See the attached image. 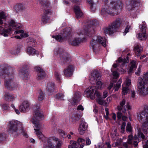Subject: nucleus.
I'll return each mask as SVG.
<instances>
[{
	"instance_id": "423d86ee",
	"label": "nucleus",
	"mask_w": 148,
	"mask_h": 148,
	"mask_svg": "<svg viewBox=\"0 0 148 148\" xmlns=\"http://www.w3.org/2000/svg\"><path fill=\"white\" fill-rule=\"evenodd\" d=\"M123 21L120 18H118L112 23L109 26L104 29L105 34H112L122 25Z\"/></svg>"
},
{
	"instance_id": "de8ad7c7",
	"label": "nucleus",
	"mask_w": 148,
	"mask_h": 148,
	"mask_svg": "<svg viewBox=\"0 0 148 148\" xmlns=\"http://www.w3.org/2000/svg\"><path fill=\"white\" fill-rule=\"evenodd\" d=\"M1 106L2 109L5 110H7L9 108V106L7 104L5 103H2L1 104Z\"/></svg>"
},
{
	"instance_id": "a211bd4d",
	"label": "nucleus",
	"mask_w": 148,
	"mask_h": 148,
	"mask_svg": "<svg viewBox=\"0 0 148 148\" xmlns=\"http://www.w3.org/2000/svg\"><path fill=\"white\" fill-rule=\"evenodd\" d=\"M35 71L38 72L37 79L38 80L43 79L45 77V72L40 67L36 66L34 68Z\"/></svg>"
},
{
	"instance_id": "393cba45",
	"label": "nucleus",
	"mask_w": 148,
	"mask_h": 148,
	"mask_svg": "<svg viewBox=\"0 0 148 148\" xmlns=\"http://www.w3.org/2000/svg\"><path fill=\"white\" fill-rule=\"evenodd\" d=\"M61 59L64 62H66L69 59V55L66 53L63 52L59 54Z\"/></svg>"
},
{
	"instance_id": "f704fd0d",
	"label": "nucleus",
	"mask_w": 148,
	"mask_h": 148,
	"mask_svg": "<svg viewBox=\"0 0 148 148\" xmlns=\"http://www.w3.org/2000/svg\"><path fill=\"white\" fill-rule=\"evenodd\" d=\"M62 144V140L60 139L56 138V148H61Z\"/></svg>"
},
{
	"instance_id": "4d7b16f0",
	"label": "nucleus",
	"mask_w": 148,
	"mask_h": 148,
	"mask_svg": "<svg viewBox=\"0 0 148 148\" xmlns=\"http://www.w3.org/2000/svg\"><path fill=\"white\" fill-rule=\"evenodd\" d=\"M104 145L103 143H100L95 145L96 148H102Z\"/></svg>"
},
{
	"instance_id": "58836bf2",
	"label": "nucleus",
	"mask_w": 148,
	"mask_h": 148,
	"mask_svg": "<svg viewBox=\"0 0 148 148\" xmlns=\"http://www.w3.org/2000/svg\"><path fill=\"white\" fill-rule=\"evenodd\" d=\"M6 16L5 14L3 12L0 13V24H2L3 23L2 19H5L6 18Z\"/></svg>"
},
{
	"instance_id": "1a4fd4ad",
	"label": "nucleus",
	"mask_w": 148,
	"mask_h": 148,
	"mask_svg": "<svg viewBox=\"0 0 148 148\" xmlns=\"http://www.w3.org/2000/svg\"><path fill=\"white\" fill-rule=\"evenodd\" d=\"M106 39L105 37L97 36L95 37L91 41L90 46L93 50H95L99 47L100 44L105 47L106 46Z\"/></svg>"
},
{
	"instance_id": "ddd939ff",
	"label": "nucleus",
	"mask_w": 148,
	"mask_h": 148,
	"mask_svg": "<svg viewBox=\"0 0 148 148\" xmlns=\"http://www.w3.org/2000/svg\"><path fill=\"white\" fill-rule=\"evenodd\" d=\"M13 31V29L8 27V29H5L0 26V34L5 37H8Z\"/></svg>"
},
{
	"instance_id": "a19ab883",
	"label": "nucleus",
	"mask_w": 148,
	"mask_h": 148,
	"mask_svg": "<svg viewBox=\"0 0 148 148\" xmlns=\"http://www.w3.org/2000/svg\"><path fill=\"white\" fill-rule=\"evenodd\" d=\"M122 87V94L124 95H126L129 90V88L127 86H124V84H123Z\"/></svg>"
},
{
	"instance_id": "bb28decb",
	"label": "nucleus",
	"mask_w": 148,
	"mask_h": 148,
	"mask_svg": "<svg viewBox=\"0 0 148 148\" xmlns=\"http://www.w3.org/2000/svg\"><path fill=\"white\" fill-rule=\"evenodd\" d=\"M81 95L78 93H76L74 96V98L73 99V102L72 104L75 105L76 103L80 100Z\"/></svg>"
},
{
	"instance_id": "69168bd1",
	"label": "nucleus",
	"mask_w": 148,
	"mask_h": 148,
	"mask_svg": "<svg viewBox=\"0 0 148 148\" xmlns=\"http://www.w3.org/2000/svg\"><path fill=\"white\" fill-rule=\"evenodd\" d=\"M94 4H91V5H90V9L91 11L92 12H94L96 10V7L95 6H94Z\"/></svg>"
},
{
	"instance_id": "603ef678",
	"label": "nucleus",
	"mask_w": 148,
	"mask_h": 148,
	"mask_svg": "<svg viewBox=\"0 0 148 148\" xmlns=\"http://www.w3.org/2000/svg\"><path fill=\"white\" fill-rule=\"evenodd\" d=\"M130 27L131 26L129 25H128L126 26L123 32V35H125L127 33L129 32V29Z\"/></svg>"
},
{
	"instance_id": "864d4df0",
	"label": "nucleus",
	"mask_w": 148,
	"mask_h": 148,
	"mask_svg": "<svg viewBox=\"0 0 148 148\" xmlns=\"http://www.w3.org/2000/svg\"><path fill=\"white\" fill-rule=\"evenodd\" d=\"M131 82L130 79H127L124 82L125 86H129L131 84Z\"/></svg>"
},
{
	"instance_id": "9d476101",
	"label": "nucleus",
	"mask_w": 148,
	"mask_h": 148,
	"mask_svg": "<svg viewBox=\"0 0 148 148\" xmlns=\"http://www.w3.org/2000/svg\"><path fill=\"white\" fill-rule=\"evenodd\" d=\"M143 80L141 78L138 79V90L141 95L145 96L148 94V82H143Z\"/></svg>"
},
{
	"instance_id": "49530a36",
	"label": "nucleus",
	"mask_w": 148,
	"mask_h": 148,
	"mask_svg": "<svg viewBox=\"0 0 148 148\" xmlns=\"http://www.w3.org/2000/svg\"><path fill=\"white\" fill-rule=\"evenodd\" d=\"M111 134L112 135V137H114L116 134V129L115 127H113L111 132Z\"/></svg>"
},
{
	"instance_id": "72a5a7b5",
	"label": "nucleus",
	"mask_w": 148,
	"mask_h": 148,
	"mask_svg": "<svg viewBox=\"0 0 148 148\" xmlns=\"http://www.w3.org/2000/svg\"><path fill=\"white\" fill-rule=\"evenodd\" d=\"M47 87L48 91L51 92L53 91L55 88V84L53 83H49L47 84Z\"/></svg>"
},
{
	"instance_id": "052dcab7",
	"label": "nucleus",
	"mask_w": 148,
	"mask_h": 148,
	"mask_svg": "<svg viewBox=\"0 0 148 148\" xmlns=\"http://www.w3.org/2000/svg\"><path fill=\"white\" fill-rule=\"evenodd\" d=\"M125 125L126 123L125 122H123L122 124L121 127V132L122 133H123L125 131Z\"/></svg>"
},
{
	"instance_id": "3c124183",
	"label": "nucleus",
	"mask_w": 148,
	"mask_h": 148,
	"mask_svg": "<svg viewBox=\"0 0 148 148\" xmlns=\"http://www.w3.org/2000/svg\"><path fill=\"white\" fill-rule=\"evenodd\" d=\"M17 8L19 11H21L24 10L25 8L22 4H19L17 5Z\"/></svg>"
},
{
	"instance_id": "20e7f679",
	"label": "nucleus",
	"mask_w": 148,
	"mask_h": 148,
	"mask_svg": "<svg viewBox=\"0 0 148 148\" xmlns=\"http://www.w3.org/2000/svg\"><path fill=\"white\" fill-rule=\"evenodd\" d=\"M122 3L120 1L112 2L109 7L105 6L101 10V14L104 16L107 14L116 13V12L118 13L121 10L122 7Z\"/></svg>"
},
{
	"instance_id": "c9c22d12",
	"label": "nucleus",
	"mask_w": 148,
	"mask_h": 148,
	"mask_svg": "<svg viewBox=\"0 0 148 148\" xmlns=\"http://www.w3.org/2000/svg\"><path fill=\"white\" fill-rule=\"evenodd\" d=\"M122 83V79L121 78H120L118 82L114 85V88L115 91H117L119 88H120L121 86V84Z\"/></svg>"
},
{
	"instance_id": "6e6552de",
	"label": "nucleus",
	"mask_w": 148,
	"mask_h": 148,
	"mask_svg": "<svg viewBox=\"0 0 148 148\" xmlns=\"http://www.w3.org/2000/svg\"><path fill=\"white\" fill-rule=\"evenodd\" d=\"M137 118L140 122H143L142 127L148 126V108L145 106L142 111L138 113Z\"/></svg>"
},
{
	"instance_id": "7ed1b4c3",
	"label": "nucleus",
	"mask_w": 148,
	"mask_h": 148,
	"mask_svg": "<svg viewBox=\"0 0 148 148\" xmlns=\"http://www.w3.org/2000/svg\"><path fill=\"white\" fill-rule=\"evenodd\" d=\"M86 96L90 97L92 99H94L96 97L98 99L97 101L100 105H106L107 104L106 101L102 98H100V93L97 91L95 86H91L87 89L84 92Z\"/></svg>"
},
{
	"instance_id": "2f4dec72",
	"label": "nucleus",
	"mask_w": 148,
	"mask_h": 148,
	"mask_svg": "<svg viewBox=\"0 0 148 148\" xmlns=\"http://www.w3.org/2000/svg\"><path fill=\"white\" fill-rule=\"evenodd\" d=\"M134 50L136 52L140 53L143 50V48L138 44H136L134 46Z\"/></svg>"
},
{
	"instance_id": "b1692460",
	"label": "nucleus",
	"mask_w": 148,
	"mask_h": 148,
	"mask_svg": "<svg viewBox=\"0 0 148 148\" xmlns=\"http://www.w3.org/2000/svg\"><path fill=\"white\" fill-rule=\"evenodd\" d=\"M74 10L76 15V17L77 18H81L83 15V13L82 12L80 7L77 5L74 7Z\"/></svg>"
},
{
	"instance_id": "e2e57ef3",
	"label": "nucleus",
	"mask_w": 148,
	"mask_h": 148,
	"mask_svg": "<svg viewBox=\"0 0 148 148\" xmlns=\"http://www.w3.org/2000/svg\"><path fill=\"white\" fill-rule=\"evenodd\" d=\"M60 75L58 73L56 72V81H57L59 82L60 81Z\"/></svg>"
},
{
	"instance_id": "f3484780",
	"label": "nucleus",
	"mask_w": 148,
	"mask_h": 148,
	"mask_svg": "<svg viewBox=\"0 0 148 148\" xmlns=\"http://www.w3.org/2000/svg\"><path fill=\"white\" fill-rule=\"evenodd\" d=\"M139 4L138 0H130L129 4L127 5L126 8L128 10H130L138 6Z\"/></svg>"
},
{
	"instance_id": "f8f14e48",
	"label": "nucleus",
	"mask_w": 148,
	"mask_h": 148,
	"mask_svg": "<svg viewBox=\"0 0 148 148\" xmlns=\"http://www.w3.org/2000/svg\"><path fill=\"white\" fill-rule=\"evenodd\" d=\"M125 104V99H123L120 102V105L117 106V109L119 111H121L122 110V112L125 113L127 110H130L131 109V106L128 103L124 106Z\"/></svg>"
},
{
	"instance_id": "13d9d810",
	"label": "nucleus",
	"mask_w": 148,
	"mask_h": 148,
	"mask_svg": "<svg viewBox=\"0 0 148 148\" xmlns=\"http://www.w3.org/2000/svg\"><path fill=\"white\" fill-rule=\"evenodd\" d=\"M22 46L21 45H18L17 48L15 49L17 53L20 52L22 49Z\"/></svg>"
},
{
	"instance_id": "37998d69",
	"label": "nucleus",
	"mask_w": 148,
	"mask_h": 148,
	"mask_svg": "<svg viewBox=\"0 0 148 148\" xmlns=\"http://www.w3.org/2000/svg\"><path fill=\"white\" fill-rule=\"evenodd\" d=\"M52 14V12L50 10L45 9L44 10L42 15L48 17V15H51Z\"/></svg>"
},
{
	"instance_id": "4468645a",
	"label": "nucleus",
	"mask_w": 148,
	"mask_h": 148,
	"mask_svg": "<svg viewBox=\"0 0 148 148\" xmlns=\"http://www.w3.org/2000/svg\"><path fill=\"white\" fill-rule=\"evenodd\" d=\"M30 104L29 102L25 101H23L19 107V110L21 112H25L30 109Z\"/></svg>"
},
{
	"instance_id": "9b49d317",
	"label": "nucleus",
	"mask_w": 148,
	"mask_h": 148,
	"mask_svg": "<svg viewBox=\"0 0 148 148\" xmlns=\"http://www.w3.org/2000/svg\"><path fill=\"white\" fill-rule=\"evenodd\" d=\"M140 32L137 35V37L140 40H145L147 38L146 33L147 27L144 23L139 25Z\"/></svg>"
},
{
	"instance_id": "a878e982",
	"label": "nucleus",
	"mask_w": 148,
	"mask_h": 148,
	"mask_svg": "<svg viewBox=\"0 0 148 148\" xmlns=\"http://www.w3.org/2000/svg\"><path fill=\"white\" fill-rule=\"evenodd\" d=\"M5 99L7 101H11L14 100V96L12 94L6 93L5 95Z\"/></svg>"
},
{
	"instance_id": "6e6d98bb",
	"label": "nucleus",
	"mask_w": 148,
	"mask_h": 148,
	"mask_svg": "<svg viewBox=\"0 0 148 148\" xmlns=\"http://www.w3.org/2000/svg\"><path fill=\"white\" fill-rule=\"evenodd\" d=\"M141 66L140 65L138 67V68L137 69V71L135 73V74L136 75H139L140 74V73L141 72Z\"/></svg>"
},
{
	"instance_id": "cd10ccee",
	"label": "nucleus",
	"mask_w": 148,
	"mask_h": 148,
	"mask_svg": "<svg viewBox=\"0 0 148 148\" xmlns=\"http://www.w3.org/2000/svg\"><path fill=\"white\" fill-rule=\"evenodd\" d=\"M130 67L128 71L129 73H132L133 72V70L134 68H136L137 66L136 62L134 60L132 61L130 63Z\"/></svg>"
},
{
	"instance_id": "f257e3e1",
	"label": "nucleus",
	"mask_w": 148,
	"mask_h": 148,
	"mask_svg": "<svg viewBox=\"0 0 148 148\" xmlns=\"http://www.w3.org/2000/svg\"><path fill=\"white\" fill-rule=\"evenodd\" d=\"M43 117L42 112L40 109V106L38 105L35 106L34 112L33 114L31 121L34 125L35 128H34L35 133L39 138L44 141L46 140V138L42 133L40 131L41 127L39 123V121Z\"/></svg>"
},
{
	"instance_id": "c03bdc74",
	"label": "nucleus",
	"mask_w": 148,
	"mask_h": 148,
	"mask_svg": "<svg viewBox=\"0 0 148 148\" xmlns=\"http://www.w3.org/2000/svg\"><path fill=\"white\" fill-rule=\"evenodd\" d=\"M134 141V138L133 136L131 135H130L128 136V139L127 140V143L129 145H132V142Z\"/></svg>"
},
{
	"instance_id": "c85d7f7f",
	"label": "nucleus",
	"mask_w": 148,
	"mask_h": 148,
	"mask_svg": "<svg viewBox=\"0 0 148 148\" xmlns=\"http://www.w3.org/2000/svg\"><path fill=\"white\" fill-rule=\"evenodd\" d=\"M40 3L41 5L44 7L48 8L50 5V3L49 1L46 0H40Z\"/></svg>"
},
{
	"instance_id": "39448f33",
	"label": "nucleus",
	"mask_w": 148,
	"mask_h": 148,
	"mask_svg": "<svg viewBox=\"0 0 148 148\" xmlns=\"http://www.w3.org/2000/svg\"><path fill=\"white\" fill-rule=\"evenodd\" d=\"M9 128L8 131L9 133H14L17 132L18 129L21 128L20 132L26 137H27V135L24 129L21 127V123L19 121L16 120H12L9 122Z\"/></svg>"
},
{
	"instance_id": "0eeeda50",
	"label": "nucleus",
	"mask_w": 148,
	"mask_h": 148,
	"mask_svg": "<svg viewBox=\"0 0 148 148\" xmlns=\"http://www.w3.org/2000/svg\"><path fill=\"white\" fill-rule=\"evenodd\" d=\"M101 78V76L98 72L95 70L91 73L89 79L91 84L96 83L97 88L99 89H101L104 88V85L101 81H100Z\"/></svg>"
},
{
	"instance_id": "473e14b6",
	"label": "nucleus",
	"mask_w": 148,
	"mask_h": 148,
	"mask_svg": "<svg viewBox=\"0 0 148 148\" xmlns=\"http://www.w3.org/2000/svg\"><path fill=\"white\" fill-rule=\"evenodd\" d=\"M38 99L39 101H42L44 99L45 95L41 90H39L38 92Z\"/></svg>"
},
{
	"instance_id": "aec40b11",
	"label": "nucleus",
	"mask_w": 148,
	"mask_h": 148,
	"mask_svg": "<svg viewBox=\"0 0 148 148\" xmlns=\"http://www.w3.org/2000/svg\"><path fill=\"white\" fill-rule=\"evenodd\" d=\"M88 125L86 122L82 121L80 124L78 129L79 133L81 135L84 134L85 131L87 129Z\"/></svg>"
},
{
	"instance_id": "a18cd8bd",
	"label": "nucleus",
	"mask_w": 148,
	"mask_h": 148,
	"mask_svg": "<svg viewBox=\"0 0 148 148\" xmlns=\"http://www.w3.org/2000/svg\"><path fill=\"white\" fill-rule=\"evenodd\" d=\"M132 130V127L130 123H127L126 127V131L127 132H130Z\"/></svg>"
},
{
	"instance_id": "4c0bfd02",
	"label": "nucleus",
	"mask_w": 148,
	"mask_h": 148,
	"mask_svg": "<svg viewBox=\"0 0 148 148\" xmlns=\"http://www.w3.org/2000/svg\"><path fill=\"white\" fill-rule=\"evenodd\" d=\"M49 19V17L42 15L41 21L42 23L45 24L48 22Z\"/></svg>"
},
{
	"instance_id": "5701e85b",
	"label": "nucleus",
	"mask_w": 148,
	"mask_h": 148,
	"mask_svg": "<svg viewBox=\"0 0 148 148\" xmlns=\"http://www.w3.org/2000/svg\"><path fill=\"white\" fill-rule=\"evenodd\" d=\"M26 53L29 56H34L35 55L38 54V53L35 49L31 46L27 47L26 49Z\"/></svg>"
},
{
	"instance_id": "e433bc0d",
	"label": "nucleus",
	"mask_w": 148,
	"mask_h": 148,
	"mask_svg": "<svg viewBox=\"0 0 148 148\" xmlns=\"http://www.w3.org/2000/svg\"><path fill=\"white\" fill-rule=\"evenodd\" d=\"M119 62H122V65H124L126 63H128L129 62V58L127 56L126 57V59L124 58L123 59L121 58H119L118 60Z\"/></svg>"
},
{
	"instance_id": "5fc2aeb1",
	"label": "nucleus",
	"mask_w": 148,
	"mask_h": 148,
	"mask_svg": "<svg viewBox=\"0 0 148 148\" xmlns=\"http://www.w3.org/2000/svg\"><path fill=\"white\" fill-rule=\"evenodd\" d=\"M49 139L50 143L51 144V146H52L53 143L54 144L55 142L56 141V138L55 136L51 137Z\"/></svg>"
},
{
	"instance_id": "6ab92c4d",
	"label": "nucleus",
	"mask_w": 148,
	"mask_h": 148,
	"mask_svg": "<svg viewBox=\"0 0 148 148\" xmlns=\"http://www.w3.org/2000/svg\"><path fill=\"white\" fill-rule=\"evenodd\" d=\"M86 40V38H84L83 39H81L79 38H75L72 41L69 40V42L74 46H77L79 43L85 42Z\"/></svg>"
},
{
	"instance_id": "79ce46f5",
	"label": "nucleus",
	"mask_w": 148,
	"mask_h": 148,
	"mask_svg": "<svg viewBox=\"0 0 148 148\" xmlns=\"http://www.w3.org/2000/svg\"><path fill=\"white\" fill-rule=\"evenodd\" d=\"M57 133L60 136L64 138V136L65 135V132L61 129H58L57 130Z\"/></svg>"
},
{
	"instance_id": "09e8293b",
	"label": "nucleus",
	"mask_w": 148,
	"mask_h": 148,
	"mask_svg": "<svg viewBox=\"0 0 148 148\" xmlns=\"http://www.w3.org/2000/svg\"><path fill=\"white\" fill-rule=\"evenodd\" d=\"M79 119V117L77 116H73L71 117V120L72 122H75Z\"/></svg>"
},
{
	"instance_id": "0e129e2a",
	"label": "nucleus",
	"mask_w": 148,
	"mask_h": 148,
	"mask_svg": "<svg viewBox=\"0 0 148 148\" xmlns=\"http://www.w3.org/2000/svg\"><path fill=\"white\" fill-rule=\"evenodd\" d=\"M85 140L82 138H79L78 139L77 141L76 142L78 143L79 145L80 143H85Z\"/></svg>"
},
{
	"instance_id": "338daca9",
	"label": "nucleus",
	"mask_w": 148,
	"mask_h": 148,
	"mask_svg": "<svg viewBox=\"0 0 148 148\" xmlns=\"http://www.w3.org/2000/svg\"><path fill=\"white\" fill-rule=\"evenodd\" d=\"M86 145H90L91 143V140L88 138H87L86 139Z\"/></svg>"
},
{
	"instance_id": "ea45409f",
	"label": "nucleus",
	"mask_w": 148,
	"mask_h": 148,
	"mask_svg": "<svg viewBox=\"0 0 148 148\" xmlns=\"http://www.w3.org/2000/svg\"><path fill=\"white\" fill-rule=\"evenodd\" d=\"M138 78H141L143 82H148V71L144 73L142 77H139Z\"/></svg>"
},
{
	"instance_id": "dca6fc26",
	"label": "nucleus",
	"mask_w": 148,
	"mask_h": 148,
	"mask_svg": "<svg viewBox=\"0 0 148 148\" xmlns=\"http://www.w3.org/2000/svg\"><path fill=\"white\" fill-rule=\"evenodd\" d=\"M137 135L135 134L134 138L133 144L136 147L138 145L139 139L141 138L142 139L145 138V136L140 131H138Z\"/></svg>"
},
{
	"instance_id": "7c9ffc66",
	"label": "nucleus",
	"mask_w": 148,
	"mask_h": 148,
	"mask_svg": "<svg viewBox=\"0 0 148 148\" xmlns=\"http://www.w3.org/2000/svg\"><path fill=\"white\" fill-rule=\"evenodd\" d=\"M70 144L71 145L68 146V148H77L79 146L78 143L73 141L70 142Z\"/></svg>"
},
{
	"instance_id": "8fccbe9b",
	"label": "nucleus",
	"mask_w": 148,
	"mask_h": 148,
	"mask_svg": "<svg viewBox=\"0 0 148 148\" xmlns=\"http://www.w3.org/2000/svg\"><path fill=\"white\" fill-rule=\"evenodd\" d=\"M56 40H58L59 41L61 42L63 40H65L64 38H62L61 35H58L56 36Z\"/></svg>"
},
{
	"instance_id": "680f3d73",
	"label": "nucleus",
	"mask_w": 148,
	"mask_h": 148,
	"mask_svg": "<svg viewBox=\"0 0 148 148\" xmlns=\"http://www.w3.org/2000/svg\"><path fill=\"white\" fill-rule=\"evenodd\" d=\"M145 57H146V58L145 59V60L146 61H147L148 60V53L144 54L143 56H141L140 57V59H142Z\"/></svg>"
},
{
	"instance_id": "412c9836",
	"label": "nucleus",
	"mask_w": 148,
	"mask_h": 148,
	"mask_svg": "<svg viewBox=\"0 0 148 148\" xmlns=\"http://www.w3.org/2000/svg\"><path fill=\"white\" fill-rule=\"evenodd\" d=\"M8 27H11L13 29V31L14 29H17L21 28V24L16 22L12 20L10 21L8 23Z\"/></svg>"
},
{
	"instance_id": "4be33fe9",
	"label": "nucleus",
	"mask_w": 148,
	"mask_h": 148,
	"mask_svg": "<svg viewBox=\"0 0 148 148\" xmlns=\"http://www.w3.org/2000/svg\"><path fill=\"white\" fill-rule=\"evenodd\" d=\"M19 74L24 80L27 79L29 77V73L24 68H22L19 71Z\"/></svg>"
},
{
	"instance_id": "bf43d9fd",
	"label": "nucleus",
	"mask_w": 148,
	"mask_h": 148,
	"mask_svg": "<svg viewBox=\"0 0 148 148\" xmlns=\"http://www.w3.org/2000/svg\"><path fill=\"white\" fill-rule=\"evenodd\" d=\"M64 96L63 95L62 93H58L56 95V98L57 99H62Z\"/></svg>"
},
{
	"instance_id": "2eb2a0df",
	"label": "nucleus",
	"mask_w": 148,
	"mask_h": 148,
	"mask_svg": "<svg viewBox=\"0 0 148 148\" xmlns=\"http://www.w3.org/2000/svg\"><path fill=\"white\" fill-rule=\"evenodd\" d=\"M64 75L67 77H71L73 72V66L72 65H69L65 68L63 71Z\"/></svg>"
},
{
	"instance_id": "f03ea898",
	"label": "nucleus",
	"mask_w": 148,
	"mask_h": 148,
	"mask_svg": "<svg viewBox=\"0 0 148 148\" xmlns=\"http://www.w3.org/2000/svg\"><path fill=\"white\" fill-rule=\"evenodd\" d=\"M2 67H3L2 68L1 73L5 74L6 79L4 85L8 89L13 90L16 86L14 82L13 75L14 69V68L8 65H5L3 66H2Z\"/></svg>"
},
{
	"instance_id": "774afa93",
	"label": "nucleus",
	"mask_w": 148,
	"mask_h": 148,
	"mask_svg": "<svg viewBox=\"0 0 148 148\" xmlns=\"http://www.w3.org/2000/svg\"><path fill=\"white\" fill-rule=\"evenodd\" d=\"M113 75L115 78H116L119 77L118 73L116 71H114L113 72Z\"/></svg>"
},
{
	"instance_id": "c756f323",
	"label": "nucleus",
	"mask_w": 148,
	"mask_h": 148,
	"mask_svg": "<svg viewBox=\"0 0 148 148\" xmlns=\"http://www.w3.org/2000/svg\"><path fill=\"white\" fill-rule=\"evenodd\" d=\"M21 34V36L22 37H27L29 36L28 34L26 33H24V31L23 30H19L15 32V34Z\"/></svg>"
}]
</instances>
